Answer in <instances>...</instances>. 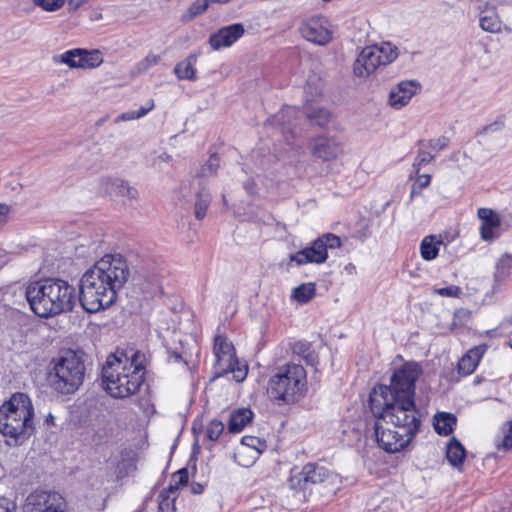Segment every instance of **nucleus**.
<instances>
[{
    "mask_svg": "<svg viewBox=\"0 0 512 512\" xmlns=\"http://www.w3.org/2000/svg\"><path fill=\"white\" fill-rule=\"evenodd\" d=\"M23 510L24 512H65L66 502L58 493L35 491L27 496Z\"/></svg>",
    "mask_w": 512,
    "mask_h": 512,
    "instance_id": "14",
    "label": "nucleus"
},
{
    "mask_svg": "<svg viewBox=\"0 0 512 512\" xmlns=\"http://www.w3.org/2000/svg\"><path fill=\"white\" fill-rule=\"evenodd\" d=\"M45 424L48 426H54L55 425V418L54 416L49 413L45 418Z\"/></svg>",
    "mask_w": 512,
    "mask_h": 512,
    "instance_id": "58",
    "label": "nucleus"
},
{
    "mask_svg": "<svg viewBox=\"0 0 512 512\" xmlns=\"http://www.w3.org/2000/svg\"><path fill=\"white\" fill-rule=\"evenodd\" d=\"M300 33L304 39L317 45H326L333 37L331 24L322 17L307 20L302 24Z\"/></svg>",
    "mask_w": 512,
    "mask_h": 512,
    "instance_id": "16",
    "label": "nucleus"
},
{
    "mask_svg": "<svg viewBox=\"0 0 512 512\" xmlns=\"http://www.w3.org/2000/svg\"><path fill=\"white\" fill-rule=\"evenodd\" d=\"M290 261L295 262L297 265L313 263L312 256L308 247L290 255Z\"/></svg>",
    "mask_w": 512,
    "mask_h": 512,
    "instance_id": "43",
    "label": "nucleus"
},
{
    "mask_svg": "<svg viewBox=\"0 0 512 512\" xmlns=\"http://www.w3.org/2000/svg\"><path fill=\"white\" fill-rule=\"evenodd\" d=\"M196 61L197 57L190 55L185 60L179 62L174 68L177 77L181 80H193L195 78L194 65Z\"/></svg>",
    "mask_w": 512,
    "mask_h": 512,
    "instance_id": "29",
    "label": "nucleus"
},
{
    "mask_svg": "<svg viewBox=\"0 0 512 512\" xmlns=\"http://www.w3.org/2000/svg\"><path fill=\"white\" fill-rule=\"evenodd\" d=\"M85 370L83 355L65 350L51 359L46 374L47 385L59 396L72 395L82 386Z\"/></svg>",
    "mask_w": 512,
    "mask_h": 512,
    "instance_id": "4",
    "label": "nucleus"
},
{
    "mask_svg": "<svg viewBox=\"0 0 512 512\" xmlns=\"http://www.w3.org/2000/svg\"><path fill=\"white\" fill-rule=\"evenodd\" d=\"M53 61L56 64H65L72 69H93L103 63V56L99 50L75 48L55 55Z\"/></svg>",
    "mask_w": 512,
    "mask_h": 512,
    "instance_id": "12",
    "label": "nucleus"
},
{
    "mask_svg": "<svg viewBox=\"0 0 512 512\" xmlns=\"http://www.w3.org/2000/svg\"><path fill=\"white\" fill-rule=\"evenodd\" d=\"M244 31L240 23L223 27L210 36L209 43L214 50L230 47L243 36Z\"/></svg>",
    "mask_w": 512,
    "mask_h": 512,
    "instance_id": "19",
    "label": "nucleus"
},
{
    "mask_svg": "<svg viewBox=\"0 0 512 512\" xmlns=\"http://www.w3.org/2000/svg\"><path fill=\"white\" fill-rule=\"evenodd\" d=\"M188 479L189 473L187 468L178 470L171 477V481L168 487L169 491L173 493L177 491L179 487L185 486L188 483Z\"/></svg>",
    "mask_w": 512,
    "mask_h": 512,
    "instance_id": "37",
    "label": "nucleus"
},
{
    "mask_svg": "<svg viewBox=\"0 0 512 512\" xmlns=\"http://www.w3.org/2000/svg\"><path fill=\"white\" fill-rule=\"evenodd\" d=\"M25 294L32 311L43 318L69 312L76 303L75 288L61 279L31 283Z\"/></svg>",
    "mask_w": 512,
    "mask_h": 512,
    "instance_id": "3",
    "label": "nucleus"
},
{
    "mask_svg": "<svg viewBox=\"0 0 512 512\" xmlns=\"http://www.w3.org/2000/svg\"><path fill=\"white\" fill-rule=\"evenodd\" d=\"M253 413L250 409L242 408L231 414L228 429L231 433L241 432L252 420Z\"/></svg>",
    "mask_w": 512,
    "mask_h": 512,
    "instance_id": "25",
    "label": "nucleus"
},
{
    "mask_svg": "<svg viewBox=\"0 0 512 512\" xmlns=\"http://www.w3.org/2000/svg\"><path fill=\"white\" fill-rule=\"evenodd\" d=\"M496 446L505 451L512 447V421L507 422L501 428V438L496 441Z\"/></svg>",
    "mask_w": 512,
    "mask_h": 512,
    "instance_id": "36",
    "label": "nucleus"
},
{
    "mask_svg": "<svg viewBox=\"0 0 512 512\" xmlns=\"http://www.w3.org/2000/svg\"><path fill=\"white\" fill-rule=\"evenodd\" d=\"M256 188V183L252 179H249L244 182V189L247 191L248 194H255L257 190Z\"/></svg>",
    "mask_w": 512,
    "mask_h": 512,
    "instance_id": "53",
    "label": "nucleus"
},
{
    "mask_svg": "<svg viewBox=\"0 0 512 512\" xmlns=\"http://www.w3.org/2000/svg\"><path fill=\"white\" fill-rule=\"evenodd\" d=\"M494 229H495V227L486 226V225L481 224L480 233H481L482 239H484L485 241L492 240L495 237L494 232H493Z\"/></svg>",
    "mask_w": 512,
    "mask_h": 512,
    "instance_id": "51",
    "label": "nucleus"
},
{
    "mask_svg": "<svg viewBox=\"0 0 512 512\" xmlns=\"http://www.w3.org/2000/svg\"><path fill=\"white\" fill-rule=\"evenodd\" d=\"M224 430V424L219 420H212L207 427V437L211 441H216Z\"/></svg>",
    "mask_w": 512,
    "mask_h": 512,
    "instance_id": "42",
    "label": "nucleus"
},
{
    "mask_svg": "<svg viewBox=\"0 0 512 512\" xmlns=\"http://www.w3.org/2000/svg\"><path fill=\"white\" fill-rule=\"evenodd\" d=\"M479 25L482 30L489 33H499L501 31L502 22L496 10H488L485 15L479 18Z\"/></svg>",
    "mask_w": 512,
    "mask_h": 512,
    "instance_id": "28",
    "label": "nucleus"
},
{
    "mask_svg": "<svg viewBox=\"0 0 512 512\" xmlns=\"http://www.w3.org/2000/svg\"><path fill=\"white\" fill-rule=\"evenodd\" d=\"M160 61V56L155 54H148L142 61L139 62L138 68L141 71L148 70L149 68L157 65Z\"/></svg>",
    "mask_w": 512,
    "mask_h": 512,
    "instance_id": "47",
    "label": "nucleus"
},
{
    "mask_svg": "<svg viewBox=\"0 0 512 512\" xmlns=\"http://www.w3.org/2000/svg\"><path fill=\"white\" fill-rule=\"evenodd\" d=\"M477 215L482 220V225L497 228L501 224L499 215L490 208H479Z\"/></svg>",
    "mask_w": 512,
    "mask_h": 512,
    "instance_id": "34",
    "label": "nucleus"
},
{
    "mask_svg": "<svg viewBox=\"0 0 512 512\" xmlns=\"http://www.w3.org/2000/svg\"><path fill=\"white\" fill-rule=\"evenodd\" d=\"M434 157L435 154L428 147L419 146L417 156L413 163V168L418 173L420 169L430 163Z\"/></svg>",
    "mask_w": 512,
    "mask_h": 512,
    "instance_id": "33",
    "label": "nucleus"
},
{
    "mask_svg": "<svg viewBox=\"0 0 512 512\" xmlns=\"http://www.w3.org/2000/svg\"><path fill=\"white\" fill-rule=\"evenodd\" d=\"M10 211L11 208L9 205L5 203H0V223L6 222Z\"/></svg>",
    "mask_w": 512,
    "mask_h": 512,
    "instance_id": "52",
    "label": "nucleus"
},
{
    "mask_svg": "<svg viewBox=\"0 0 512 512\" xmlns=\"http://www.w3.org/2000/svg\"><path fill=\"white\" fill-rule=\"evenodd\" d=\"M154 106L155 105H154L153 99H150L147 101V103L144 106L140 107L138 110H130V111L121 113L120 115H118L115 118L114 122L119 123V122H123V121H131V120H136V119L142 118L148 112H150L154 108Z\"/></svg>",
    "mask_w": 512,
    "mask_h": 512,
    "instance_id": "31",
    "label": "nucleus"
},
{
    "mask_svg": "<svg viewBox=\"0 0 512 512\" xmlns=\"http://www.w3.org/2000/svg\"><path fill=\"white\" fill-rule=\"evenodd\" d=\"M211 202V195L205 187H201L196 193L194 213L197 219H203Z\"/></svg>",
    "mask_w": 512,
    "mask_h": 512,
    "instance_id": "30",
    "label": "nucleus"
},
{
    "mask_svg": "<svg viewBox=\"0 0 512 512\" xmlns=\"http://www.w3.org/2000/svg\"><path fill=\"white\" fill-rule=\"evenodd\" d=\"M65 3V0H33V4L44 11L55 12Z\"/></svg>",
    "mask_w": 512,
    "mask_h": 512,
    "instance_id": "41",
    "label": "nucleus"
},
{
    "mask_svg": "<svg viewBox=\"0 0 512 512\" xmlns=\"http://www.w3.org/2000/svg\"><path fill=\"white\" fill-rule=\"evenodd\" d=\"M210 1L211 0H196L189 8L191 18L204 13L207 10Z\"/></svg>",
    "mask_w": 512,
    "mask_h": 512,
    "instance_id": "46",
    "label": "nucleus"
},
{
    "mask_svg": "<svg viewBox=\"0 0 512 512\" xmlns=\"http://www.w3.org/2000/svg\"><path fill=\"white\" fill-rule=\"evenodd\" d=\"M129 275V267L123 256L104 255L80 279L79 301L83 309L88 313H97L112 306Z\"/></svg>",
    "mask_w": 512,
    "mask_h": 512,
    "instance_id": "1",
    "label": "nucleus"
},
{
    "mask_svg": "<svg viewBox=\"0 0 512 512\" xmlns=\"http://www.w3.org/2000/svg\"><path fill=\"white\" fill-rule=\"evenodd\" d=\"M34 431V409L24 393H15L0 406V433L21 444Z\"/></svg>",
    "mask_w": 512,
    "mask_h": 512,
    "instance_id": "5",
    "label": "nucleus"
},
{
    "mask_svg": "<svg viewBox=\"0 0 512 512\" xmlns=\"http://www.w3.org/2000/svg\"><path fill=\"white\" fill-rule=\"evenodd\" d=\"M473 3L479 18L481 15H485L488 10H496L495 7L487 1L473 0Z\"/></svg>",
    "mask_w": 512,
    "mask_h": 512,
    "instance_id": "48",
    "label": "nucleus"
},
{
    "mask_svg": "<svg viewBox=\"0 0 512 512\" xmlns=\"http://www.w3.org/2000/svg\"><path fill=\"white\" fill-rule=\"evenodd\" d=\"M500 128V125L498 123H493L487 127L484 128L486 132L495 131Z\"/></svg>",
    "mask_w": 512,
    "mask_h": 512,
    "instance_id": "59",
    "label": "nucleus"
},
{
    "mask_svg": "<svg viewBox=\"0 0 512 512\" xmlns=\"http://www.w3.org/2000/svg\"><path fill=\"white\" fill-rule=\"evenodd\" d=\"M307 373L300 364L289 363L277 369L267 387L269 398L278 405L299 402L307 392Z\"/></svg>",
    "mask_w": 512,
    "mask_h": 512,
    "instance_id": "6",
    "label": "nucleus"
},
{
    "mask_svg": "<svg viewBox=\"0 0 512 512\" xmlns=\"http://www.w3.org/2000/svg\"><path fill=\"white\" fill-rule=\"evenodd\" d=\"M191 489L194 494H200L203 492L204 488L201 484L196 483L192 485Z\"/></svg>",
    "mask_w": 512,
    "mask_h": 512,
    "instance_id": "57",
    "label": "nucleus"
},
{
    "mask_svg": "<svg viewBox=\"0 0 512 512\" xmlns=\"http://www.w3.org/2000/svg\"><path fill=\"white\" fill-rule=\"evenodd\" d=\"M336 475L326 466L309 462L301 471L291 474L288 485L293 490L306 491L312 485L333 482Z\"/></svg>",
    "mask_w": 512,
    "mask_h": 512,
    "instance_id": "11",
    "label": "nucleus"
},
{
    "mask_svg": "<svg viewBox=\"0 0 512 512\" xmlns=\"http://www.w3.org/2000/svg\"><path fill=\"white\" fill-rule=\"evenodd\" d=\"M213 352L216 358L214 369L215 377H221L232 373L236 382H242L247 376L246 366H240L235 357L233 344L227 338L217 335L214 340Z\"/></svg>",
    "mask_w": 512,
    "mask_h": 512,
    "instance_id": "10",
    "label": "nucleus"
},
{
    "mask_svg": "<svg viewBox=\"0 0 512 512\" xmlns=\"http://www.w3.org/2000/svg\"><path fill=\"white\" fill-rule=\"evenodd\" d=\"M370 406L373 413L385 424H390L413 438L419 432L420 413L414 401L379 399V403H370Z\"/></svg>",
    "mask_w": 512,
    "mask_h": 512,
    "instance_id": "7",
    "label": "nucleus"
},
{
    "mask_svg": "<svg viewBox=\"0 0 512 512\" xmlns=\"http://www.w3.org/2000/svg\"><path fill=\"white\" fill-rule=\"evenodd\" d=\"M486 351L485 345H480L470 349L458 363V371L462 375H470L477 368L481 358Z\"/></svg>",
    "mask_w": 512,
    "mask_h": 512,
    "instance_id": "21",
    "label": "nucleus"
},
{
    "mask_svg": "<svg viewBox=\"0 0 512 512\" xmlns=\"http://www.w3.org/2000/svg\"><path fill=\"white\" fill-rule=\"evenodd\" d=\"M315 294L316 289L313 283H303L294 288L292 297L300 303H307L314 298Z\"/></svg>",
    "mask_w": 512,
    "mask_h": 512,
    "instance_id": "32",
    "label": "nucleus"
},
{
    "mask_svg": "<svg viewBox=\"0 0 512 512\" xmlns=\"http://www.w3.org/2000/svg\"><path fill=\"white\" fill-rule=\"evenodd\" d=\"M430 182H431V175L422 174L417 177V179L415 180V182L413 184H415L419 188V190H422V189L428 187L430 185Z\"/></svg>",
    "mask_w": 512,
    "mask_h": 512,
    "instance_id": "50",
    "label": "nucleus"
},
{
    "mask_svg": "<svg viewBox=\"0 0 512 512\" xmlns=\"http://www.w3.org/2000/svg\"><path fill=\"white\" fill-rule=\"evenodd\" d=\"M301 111L293 106L283 107L271 120V124L280 126L281 132L288 144H292L297 137V120Z\"/></svg>",
    "mask_w": 512,
    "mask_h": 512,
    "instance_id": "18",
    "label": "nucleus"
},
{
    "mask_svg": "<svg viewBox=\"0 0 512 512\" xmlns=\"http://www.w3.org/2000/svg\"><path fill=\"white\" fill-rule=\"evenodd\" d=\"M419 89V83L414 80L401 81L396 88L390 92V105L396 109L402 108L408 104Z\"/></svg>",
    "mask_w": 512,
    "mask_h": 512,
    "instance_id": "20",
    "label": "nucleus"
},
{
    "mask_svg": "<svg viewBox=\"0 0 512 512\" xmlns=\"http://www.w3.org/2000/svg\"><path fill=\"white\" fill-rule=\"evenodd\" d=\"M397 57L398 49L390 42L366 46L361 50L354 62V74L362 78L368 77L374 73L378 67L392 63Z\"/></svg>",
    "mask_w": 512,
    "mask_h": 512,
    "instance_id": "9",
    "label": "nucleus"
},
{
    "mask_svg": "<svg viewBox=\"0 0 512 512\" xmlns=\"http://www.w3.org/2000/svg\"><path fill=\"white\" fill-rule=\"evenodd\" d=\"M457 418L448 412H440L434 416V429L439 435H450L456 426Z\"/></svg>",
    "mask_w": 512,
    "mask_h": 512,
    "instance_id": "23",
    "label": "nucleus"
},
{
    "mask_svg": "<svg viewBox=\"0 0 512 512\" xmlns=\"http://www.w3.org/2000/svg\"><path fill=\"white\" fill-rule=\"evenodd\" d=\"M308 249L310 250L313 263L322 264L327 260L328 252L324 250L322 240L316 239Z\"/></svg>",
    "mask_w": 512,
    "mask_h": 512,
    "instance_id": "35",
    "label": "nucleus"
},
{
    "mask_svg": "<svg viewBox=\"0 0 512 512\" xmlns=\"http://www.w3.org/2000/svg\"><path fill=\"white\" fill-rule=\"evenodd\" d=\"M449 144V138L446 136H441L437 139L432 140H421L419 141V146L428 147L434 154L445 149Z\"/></svg>",
    "mask_w": 512,
    "mask_h": 512,
    "instance_id": "39",
    "label": "nucleus"
},
{
    "mask_svg": "<svg viewBox=\"0 0 512 512\" xmlns=\"http://www.w3.org/2000/svg\"><path fill=\"white\" fill-rule=\"evenodd\" d=\"M171 160V156L168 155L167 153H162L158 156L157 160L154 162V164L156 165L158 161H162V162H168Z\"/></svg>",
    "mask_w": 512,
    "mask_h": 512,
    "instance_id": "56",
    "label": "nucleus"
},
{
    "mask_svg": "<svg viewBox=\"0 0 512 512\" xmlns=\"http://www.w3.org/2000/svg\"><path fill=\"white\" fill-rule=\"evenodd\" d=\"M10 254L0 249V269L10 261Z\"/></svg>",
    "mask_w": 512,
    "mask_h": 512,
    "instance_id": "54",
    "label": "nucleus"
},
{
    "mask_svg": "<svg viewBox=\"0 0 512 512\" xmlns=\"http://www.w3.org/2000/svg\"><path fill=\"white\" fill-rule=\"evenodd\" d=\"M0 512H16V504L5 497H0Z\"/></svg>",
    "mask_w": 512,
    "mask_h": 512,
    "instance_id": "49",
    "label": "nucleus"
},
{
    "mask_svg": "<svg viewBox=\"0 0 512 512\" xmlns=\"http://www.w3.org/2000/svg\"><path fill=\"white\" fill-rule=\"evenodd\" d=\"M145 355L134 352L110 354L102 368V384L113 398L123 399L136 394L144 382Z\"/></svg>",
    "mask_w": 512,
    "mask_h": 512,
    "instance_id": "2",
    "label": "nucleus"
},
{
    "mask_svg": "<svg viewBox=\"0 0 512 512\" xmlns=\"http://www.w3.org/2000/svg\"><path fill=\"white\" fill-rule=\"evenodd\" d=\"M375 435L378 445L389 453L403 450L413 440V437L408 436L402 430L386 428L380 422L375 424Z\"/></svg>",
    "mask_w": 512,
    "mask_h": 512,
    "instance_id": "15",
    "label": "nucleus"
},
{
    "mask_svg": "<svg viewBox=\"0 0 512 512\" xmlns=\"http://www.w3.org/2000/svg\"><path fill=\"white\" fill-rule=\"evenodd\" d=\"M101 191L112 200H127L129 202L139 199L138 190L128 182L119 178H102L100 181Z\"/></svg>",
    "mask_w": 512,
    "mask_h": 512,
    "instance_id": "17",
    "label": "nucleus"
},
{
    "mask_svg": "<svg viewBox=\"0 0 512 512\" xmlns=\"http://www.w3.org/2000/svg\"><path fill=\"white\" fill-rule=\"evenodd\" d=\"M433 292L442 297L457 298L461 294V289H460V287H458L456 285H450V286L443 287V288H434Z\"/></svg>",
    "mask_w": 512,
    "mask_h": 512,
    "instance_id": "45",
    "label": "nucleus"
},
{
    "mask_svg": "<svg viewBox=\"0 0 512 512\" xmlns=\"http://www.w3.org/2000/svg\"><path fill=\"white\" fill-rule=\"evenodd\" d=\"M241 443L243 446H246L248 448L255 450L256 453L262 452L266 447L265 441L261 440L260 438H258L256 436H250V435L242 437Z\"/></svg>",
    "mask_w": 512,
    "mask_h": 512,
    "instance_id": "40",
    "label": "nucleus"
},
{
    "mask_svg": "<svg viewBox=\"0 0 512 512\" xmlns=\"http://www.w3.org/2000/svg\"><path fill=\"white\" fill-rule=\"evenodd\" d=\"M421 190L415 185L412 184L410 197H409V203L414 199V197L418 196L420 194Z\"/></svg>",
    "mask_w": 512,
    "mask_h": 512,
    "instance_id": "55",
    "label": "nucleus"
},
{
    "mask_svg": "<svg viewBox=\"0 0 512 512\" xmlns=\"http://www.w3.org/2000/svg\"><path fill=\"white\" fill-rule=\"evenodd\" d=\"M311 155L323 162L335 161L344 155L343 143L335 136L319 135L308 142Z\"/></svg>",
    "mask_w": 512,
    "mask_h": 512,
    "instance_id": "13",
    "label": "nucleus"
},
{
    "mask_svg": "<svg viewBox=\"0 0 512 512\" xmlns=\"http://www.w3.org/2000/svg\"><path fill=\"white\" fill-rule=\"evenodd\" d=\"M442 240L435 235L425 236L420 244L421 257L426 261L434 260L439 253Z\"/></svg>",
    "mask_w": 512,
    "mask_h": 512,
    "instance_id": "24",
    "label": "nucleus"
},
{
    "mask_svg": "<svg viewBox=\"0 0 512 512\" xmlns=\"http://www.w3.org/2000/svg\"><path fill=\"white\" fill-rule=\"evenodd\" d=\"M219 168V158L216 155H211L207 162L200 168L197 176L200 178L210 177L216 174Z\"/></svg>",
    "mask_w": 512,
    "mask_h": 512,
    "instance_id": "38",
    "label": "nucleus"
},
{
    "mask_svg": "<svg viewBox=\"0 0 512 512\" xmlns=\"http://www.w3.org/2000/svg\"><path fill=\"white\" fill-rule=\"evenodd\" d=\"M318 240H322V244H324V250L328 252V249H334L341 246V239L331 233L324 234L319 237Z\"/></svg>",
    "mask_w": 512,
    "mask_h": 512,
    "instance_id": "44",
    "label": "nucleus"
},
{
    "mask_svg": "<svg viewBox=\"0 0 512 512\" xmlns=\"http://www.w3.org/2000/svg\"><path fill=\"white\" fill-rule=\"evenodd\" d=\"M230 0H211V2H215V3H227L229 2Z\"/></svg>",
    "mask_w": 512,
    "mask_h": 512,
    "instance_id": "60",
    "label": "nucleus"
},
{
    "mask_svg": "<svg viewBox=\"0 0 512 512\" xmlns=\"http://www.w3.org/2000/svg\"><path fill=\"white\" fill-rule=\"evenodd\" d=\"M312 125L325 128L332 120L331 112L323 107H313L308 102L304 105L303 112Z\"/></svg>",
    "mask_w": 512,
    "mask_h": 512,
    "instance_id": "22",
    "label": "nucleus"
},
{
    "mask_svg": "<svg viewBox=\"0 0 512 512\" xmlns=\"http://www.w3.org/2000/svg\"><path fill=\"white\" fill-rule=\"evenodd\" d=\"M422 374L420 365L416 362H406L395 370L391 376L390 385H378L370 394V403L386 401H414L415 383Z\"/></svg>",
    "mask_w": 512,
    "mask_h": 512,
    "instance_id": "8",
    "label": "nucleus"
},
{
    "mask_svg": "<svg viewBox=\"0 0 512 512\" xmlns=\"http://www.w3.org/2000/svg\"><path fill=\"white\" fill-rule=\"evenodd\" d=\"M512 274V253L504 254L496 263L494 281L498 284L504 282Z\"/></svg>",
    "mask_w": 512,
    "mask_h": 512,
    "instance_id": "27",
    "label": "nucleus"
},
{
    "mask_svg": "<svg viewBox=\"0 0 512 512\" xmlns=\"http://www.w3.org/2000/svg\"><path fill=\"white\" fill-rule=\"evenodd\" d=\"M465 455L466 451L464 446L455 437H452L446 447V458L448 462L458 468L463 464Z\"/></svg>",
    "mask_w": 512,
    "mask_h": 512,
    "instance_id": "26",
    "label": "nucleus"
}]
</instances>
